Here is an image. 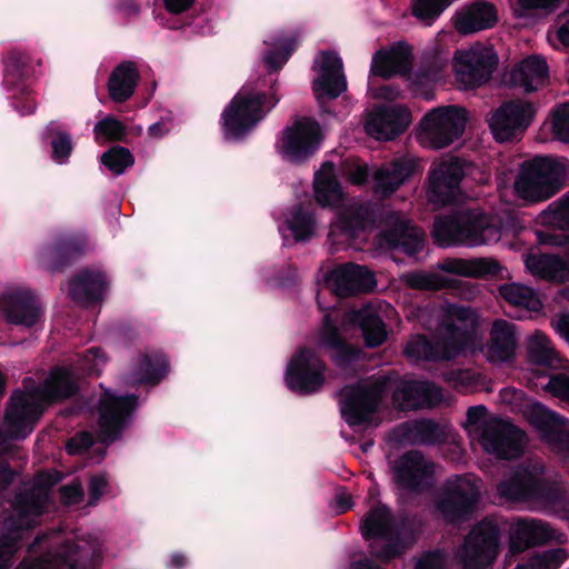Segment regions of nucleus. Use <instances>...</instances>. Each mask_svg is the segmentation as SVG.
Returning a JSON list of instances; mask_svg holds the SVG:
<instances>
[{
  "label": "nucleus",
  "mask_w": 569,
  "mask_h": 569,
  "mask_svg": "<svg viewBox=\"0 0 569 569\" xmlns=\"http://www.w3.org/2000/svg\"><path fill=\"white\" fill-rule=\"evenodd\" d=\"M137 406L138 396L134 393L116 396L110 391L103 392L98 405L99 440L104 445L117 441Z\"/></svg>",
  "instance_id": "nucleus-17"
},
{
  "label": "nucleus",
  "mask_w": 569,
  "mask_h": 569,
  "mask_svg": "<svg viewBox=\"0 0 569 569\" xmlns=\"http://www.w3.org/2000/svg\"><path fill=\"white\" fill-rule=\"evenodd\" d=\"M447 333L438 339L441 356L443 360H452L458 357L471 340V333L468 328L450 322L446 327Z\"/></svg>",
  "instance_id": "nucleus-47"
},
{
  "label": "nucleus",
  "mask_w": 569,
  "mask_h": 569,
  "mask_svg": "<svg viewBox=\"0 0 569 569\" xmlns=\"http://www.w3.org/2000/svg\"><path fill=\"white\" fill-rule=\"evenodd\" d=\"M526 433L509 421L486 425L481 431L483 449L502 460L519 458L523 452Z\"/></svg>",
  "instance_id": "nucleus-22"
},
{
  "label": "nucleus",
  "mask_w": 569,
  "mask_h": 569,
  "mask_svg": "<svg viewBox=\"0 0 569 569\" xmlns=\"http://www.w3.org/2000/svg\"><path fill=\"white\" fill-rule=\"evenodd\" d=\"M440 269L445 272L457 276L485 278L488 276H499L501 273L502 267L497 260L490 258H448L442 261Z\"/></svg>",
  "instance_id": "nucleus-43"
},
{
  "label": "nucleus",
  "mask_w": 569,
  "mask_h": 569,
  "mask_svg": "<svg viewBox=\"0 0 569 569\" xmlns=\"http://www.w3.org/2000/svg\"><path fill=\"white\" fill-rule=\"evenodd\" d=\"M100 161L113 174L120 176L134 164V157L128 148L113 146L101 154Z\"/></svg>",
  "instance_id": "nucleus-55"
},
{
  "label": "nucleus",
  "mask_w": 569,
  "mask_h": 569,
  "mask_svg": "<svg viewBox=\"0 0 569 569\" xmlns=\"http://www.w3.org/2000/svg\"><path fill=\"white\" fill-rule=\"evenodd\" d=\"M94 133L109 141H124L128 134L127 127L113 116H107L94 124Z\"/></svg>",
  "instance_id": "nucleus-57"
},
{
  "label": "nucleus",
  "mask_w": 569,
  "mask_h": 569,
  "mask_svg": "<svg viewBox=\"0 0 569 569\" xmlns=\"http://www.w3.org/2000/svg\"><path fill=\"white\" fill-rule=\"evenodd\" d=\"M553 137L569 143V102H565L552 110Z\"/></svg>",
  "instance_id": "nucleus-60"
},
{
  "label": "nucleus",
  "mask_w": 569,
  "mask_h": 569,
  "mask_svg": "<svg viewBox=\"0 0 569 569\" xmlns=\"http://www.w3.org/2000/svg\"><path fill=\"white\" fill-rule=\"evenodd\" d=\"M103 361V353L99 348L87 349L79 357L77 368L53 367L42 388L34 393L27 395L34 397L42 408V402L51 405L69 399L79 392L76 370L79 369L81 376H92L98 371L99 363Z\"/></svg>",
  "instance_id": "nucleus-7"
},
{
  "label": "nucleus",
  "mask_w": 569,
  "mask_h": 569,
  "mask_svg": "<svg viewBox=\"0 0 569 569\" xmlns=\"http://www.w3.org/2000/svg\"><path fill=\"white\" fill-rule=\"evenodd\" d=\"M415 164L405 159H397L378 168L373 173V189L382 197H390L412 176Z\"/></svg>",
  "instance_id": "nucleus-40"
},
{
  "label": "nucleus",
  "mask_w": 569,
  "mask_h": 569,
  "mask_svg": "<svg viewBox=\"0 0 569 569\" xmlns=\"http://www.w3.org/2000/svg\"><path fill=\"white\" fill-rule=\"evenodd\" d=\"M515 329L516 326L507 320L493 321L487 345L488 359L491 362H505L515 356L517 348Z\"/></svg>",
  "instance_id": "nucleus-41"
},
{
  "label": "nucleus",
  "mask_w": 569,
  "mask_h": 569,
  "mask_svg": "<svg viewBox=\"0 0 569 569\" xmlns=\"http://www.w3.org/2000/svg\"><path fill=\"white\" fill-rule=\"evenodd\" d=\"M549 77V68L545 58L530 56L520 61L510 72V82L520 87L525 92L536 91L543 86Z\"/></svg>",
  "instance_id": "nucleus-38"
},
{
  "label": "nucleus",
  "mask_w": 569,
  "mask_h": 569,
  "mask_svg": "<svg viewBox=\"0 0 569 569\" xmlns=\"http://www.w3.org/2000/svg\"><path fill=\"white\" fill-rule=\"evenodd\" d=\"M405 353L415 360H443L438 339L432 340L425 335L412 336L405 347Z\"/></svg>",
  "instance_id": "nucleus-51"
},
{
  "label": "nucleus",
  "mask_w": 569,
  "mask_h": 569,
  "mask_svg": "<svg viewBox=\"0 0 569 569\" xmlns=\"http://www.w3.org/2000/svg\"><path fill=\"white\" fill-rule=\"evenodd\" d=\"M411 123L410 110L400 104L381 106L368 117L366 132L380 141H390L402 134Z\"/></svg>",
  "instance_id": "nucleus-25"
},
{
  "label": "nucleus",
  "mask_w": 569,
  "mask_h": 569,
  "mask_svg": "<svg viewBox=\"0 0 569 569\" xmlns=\"http://www.w3.org/2000/svg\"><path fill=\"white\" fill-rule=\"evenodd\" d=\"M381 240L391 251L413 257L423 249L425 232L409 220L391 216L381 232Z\"/></svg>",
  "instance_id": "nucleus-29"
},
{
  "label": "nucleus",
  "mask_w": 569,
  "mask_h": 569,
  "mask_svg": "<svg viewBox=\"0 0 569 569\" xmlns=\"http://www.w3.org/2000/svg\"><path fill=\"white\" fill-rule=\"evenodd\" d=\"M326 362L310 348L298 349L288 362L284 380L287 387L300 396L319 392L326 383Z\"/></svg>",
  "instance_id": "nucleus-11"
},
{
  "label": "nucleus",
  "mask_w": 569,
  "mask_h": 569,
  "mask_svg": "<svg viewBox=\"0 0 569 569\" xmlns=\"http://www.w3.org/2000/svg\"><path fill=\"white\" fill-rule=\"evenodd\" d=\"M320 141L319 123L311 118H298L281 131L280 153L290 162L302 163L318 151Z\"/></svg>",
  "instance_id": "nucleus-16"
},
{
  "label": "nucleus",
  "mask_w": 569,
  "mask_h": 569,
  "mask_svg": "<svg viewBox=\"0 0 569 569\" xmlns=\"http://www.w3.org/2000/svg\"><path fill=\"white\" fill-rule=\"evenodd\" d=\"M288 228L298 242L308 241L316 230V217L313 212L302 203L297 204L288 220Z\"/></svg>",
  "instance_id": "nucleus-50"
},
{
  "label": "nucleus",
  "mask_w": 569,
  "mask_h": 569,
  "mask_svg": "<svg viewBox=\"0 0 569 569\" xmlns=\"http://www.w3.org/2000/svg\"><path fill=\"white\" fill-rule=\"evenodd\" d=\"M12 94V107L21 116L33 114L37 110V100L29 86L16 88Z\"/></svg>",
  "instance_id": "nucleus-59"
},
{
  "label": "nucleus",
  "mask_w": 569,
  "mask_h": 569,
  "mask_svg": "<svg viewBox=\"0 0 569 569\" xmlns=\"http://www.w3.org/2000/svg\"><path fill=\"white\" fill-rule=\"evenodd\" d=\"M94 445V438L89 431L77 432L66 443V451L70 456L81 455Z\"/></svg>",
  "instance_id": "nucleus-63"
},
{
  "label": "nucleus",
  "mask_w": 569,
  "mask_h": 569,
  "mask_svg": "<svg viewBox=\"0 0 569 569\" xmlns=\"http://www.w3.org/2000/svg\"><path fill=\"white\" fill-rule=\"evenodd\" d=\"M500 538L501 530L495 521L485 518L475 525L461 549L462 569H490L499 555Z\"/></svg>",
  "instance_id": "nucleus-9"
},
{
  "label": "nucleus",
  "mask_w": 569,
  "mask_h": 569,
  "mask_svg": "<svg viewBox=\"0 0 569 569\" xmlns=\"http://www.w3.org/2000/svg\"><path fill=\"white\" fill-rule=\"evenodd\" d=\"M46 493L40 488L31 487L14 495L13 512L0 523V569H8L17 551L18 541L24 532L32 530L42 515Z\"/></svg>",
  "instance_id": "nucleus-3"
},
{
  "label": "nucleus",
  "mask_w": 569,
  "mask_h": 569,
  "mask_svg": "<svg viewBox=\"0 0 569 569\" xmlns=\"http://www.w3.org/2000/svg\"><path fill=\"white\" fill-rule=\"evenodd\" d=\"M315 199L322 208H337L345 200L340 181L335 174V164L326 161L321 169L315 173Z\"/></svg>",
  "instance_id": "nucleus-42"
},
{
  "label": "nucleus",
  "mask_w": 569,
  "mask_h": 569,
  "mask_svg": "<svg viewBox=\"0 0 569 569\" xmlns=\"http://www.w3.org/2000/svg\"><path fill=\"white\" fill-rule=\"evenodd\" d=\"M42 416L40 402L27 392L14 390L7 403L3 416L4 430L0 429V446L8 440L27 438Z\"/></svg>",
  "instance_id": "nucleus-14"
},
{
  "label": "nucleus",
  "mask_w": 569,
  "mask_h": 569,
  "mask_svg": "<svg viewBox=\"0 0 569 569\" xmlns=\"http://www.w3.org/2000/svg\"><path fill=\"white\" fill-rule=\"evenodd\" d=\"M499 293L508 303L536 310L539 300L535 291L519 283H505L499 287Z\"/></svg>",
  "instance_id": "nucleus-53"
},
{
  "label": "nucleus",
  "mask_w": 569,
  "mask_h": 569,
  "mask_svg": "<svg viewBox=\"0 0 569 569\" xmlns=\"http://www.w3.org/2000/svg\"><path fill=\"white\" fill-rule=\"evenodd\" d=\"M442 391L433 382L420 380L402 381L395 390L392 399L403 410L433 408L442 401Z\"/></svg>",
  "instance_id": "nucleus-32"
},
{
  "label": "nucleus",
  "mask_w": 569,
  "mask_h": 569,
  "mask_svg": "<svg viewBox=\"0 0 569 569\" xmlns=\"http://www.w3.org/2000/svg\"><path fill=\"white\" fill-rule=\"evenodd\" d=\"M563 548H553L533 552L526 562L518 563L516 569H558L567 560Z\"/></svg>",
  "instance_id": "nucleus-52"
},
{
  "label": "nucleus",
  "mask_w": 569,
  "mask_h": 569,
  "mask_svg": "<svg viewBox=\"0 0 569 569\" xmlns=\"http://www.w3.org/2000/svg\"><path fill=\"white\" fill-rule=\"evenodd\" d=\"M453 59L457 80L470 88L489 81L498 64V57L491 51L458 50Z\"/></svg>",
  "instance_id": "nucleus-26"
},
{
  "label": "nucleus",
  "mask_w": 569,
  "mask_h": 569,
  "mask_svg": "<svg viewBox=\"0 0 569 569\" xmlns=\"http://www.w3.org/2000/svg\"><path fill=\"white\" fill-rule=\"evenodd\" d=\"M411 47L406 42L395 43L390 50L380 49L375 52L370 72L383 79H390L396 74H407L411 69Z\"/></svg>",
  "instance_id": "nucleus-34"
},
{
  "label": "nucleus",
  "mask_w": 569,
  "mask_h": 569,
  "mask_svg": "<svg viewBox=\"0 0 569 569\" xmlns=\"http://www.w3.org/2000/svg\"><path fill=\"white\" fill-rule=\"evenodd\" d=\"M423 525L419 513L401 508L392 516L390 541L380 547L371 543L370 555L382 562L400 558L417 541Z\"/></svg>",
  "instance_id": "nucleus-15"
},
{
  "label": "nucleus",
  "mask_w": 569,
  "mask_h": 569,
  "mask_svg": "<svg viewBox=\"0 0 569 569\" xmlns=\"http://www.w3.org/2000/svg\"><path fill=\"white\" fill-rule=\"evenodd\" d=\"M0 311L7 323L34 328L42 322L43 309L37 296L29 289L14 288L0 295Z\"/></svg>",
  "instance_id": "nucleus-21"
},
{
  "label": "nucleus",
  "mask_w": 569,
  "mask_h": 569,
  "mask_svg": "<svg viewBox=\"0 0 569 569\" xmlns=\"http://www.w3.org/2000/svg\"><path fill=\"white\" fill-rule=\"evenodd\" d=\"M551 541L563 543L567 536L555 530L548 522L540 519H519L510 530L509 553L518 556L529 548L543 546Z\"/></svg>",
  "instance_id": "nucleus-23"
},
{
  "label": "nucleus",
  "mask_w": 569,
  "mask_h": 569,
  "mask_svg": "<svg viewBox=\"0 0 569 569\" xmlns=\"http://www.w3.org/2000/svg\"><path fill=\"white\" fill-rule=\"evenodd\" d=\"M170 371L168 356L157 349L140 351L131 359L129 365L128 381L132 386H158Z\"/></svg>",
  "instance_id": "nucleus-27"
},
{
  "label": "nucleus",
  "mask_w": 569,
  "mask_h": 569,
  "mask_svg": "<svg viewBox=\"0 0 569 569\" xmlns=\"http://www.w3.org/2000/svg\"><path fill=\"white\" fill-rule=\"evenodd\" d=\"M376 221L377 212L370 202L351 203L338 212L328 237L333 243L351 246L361 234L372 229Z\"/></svg>",
  "instance_id": "nucleus-19"
},
{
  "label": "nucleus",
  "mask_w": 569,
  "mask_h": 569,
  "mask_svg": "<svg viewBox=\"0 0 569 569\" xmlns=\"http://www.w3.org/2000/svg\"><path fill=\"white\" fill-rule=\"evenodd\" d=\"M451 2L452 0H412V14L426 26H431Z\"/></svg>",
  "instance_id": "nucleus-56"
},
{
  "label": "nucleus",
  "mask_w": 569,
  "mask_h": 569,
  "mask_svg": "<svg viewBox=\"0 0 569 569\" xmlns=\"http://www.w3.org/2000/svg\"><path fill=\"white\" fill-rule=\"evenodd\" d=\"M3 86L7 90H14L21 86L32 73L31 58L21 50H10L3 61Z\"/></svg>",
  "instance_id": "nucleus-46"
},
{
  "label": "nucleus",
  "mask_w": 569,
  "mask_h": 569,
  "mask_svg": "<svg viewBox=\"0 0 569 569\" xmlns=\"http://www.w3.org/2000/svg\"><path fill=\"white\" fill-rule=\"evenodd\" d=\"M93 556L94 550H81L78 543L67 541L52 562L36 559L27 565L22 561L19 569H91Z\"/></svg>",
  "instance_id": "nucleus-36"
},
{
  "label": "nucleus",
  "mask_w": 569,
  "mask_h": 569,
  "mask_svg": "<svg viewBox=\"0 0 569 569\" xmlns=\"http://www.w3.org/2000/svg\"><path fill=\"white\" fill-rule=\"evenodd\" d=\"M407 287L419 291H438L449 287V280L438 273L411 271L403 276Z\"/></svg>",
  "instance_id": "nucleus-54"
},
{
  "label": "nucleus",
  "mask_w": 569,
  "mask_h": 569,
  "mask_svg": "<svg viewBox=\"0 0 569 569\" xmlns=\"http://www.w3.org/2000/svg\"><path fill=\"white\" fill-rule=\"evenodd\" d=\"M140 72L133 61H122L109 74L107 88L109 98L117 103L128 101L134 93Z\"/></svg>",
  "instance_id": "nucleus-39"
},
{
  "label": "nucleus",
  "mask_w": 569,
  "mask_h": 569,
  "mask_svg": "<svg viewBox=\"0 0 569 569\" xmlns=\"http://www.w3.org/2000/svg\"><path fill=\"white\" fill-rule=\"evenodd\" d=\"M476 170L477 166L465 158L450 157L442 160L429 171L428 200L439 206L455 202L461 181Z\"/></svg>",
  "instance_id": "nucleus-10"
},
{
  "label": "nucleus",
  "mask_w": 569,
  "mask_h": 569,
  "mask_svg": "<svg viewBox=\"0 0 569 569\" xmlns=\"http://www.w3.org/2000/svg\"><path fill=\"white\" fill-rule=\"evenodd\" d=\"M400 428L402 430V438L411 443H445L448 438L445 429L432 419H420L412 423L405 422Z\"/></svg>",
  "instance_id": "nucleus-44"
},
{
  "label": "nucleus",
  "mask_w": 569,
  "mask_h": 569,
  "mask_svg": "<svg viewBox=\"0 0 569 569\" xmlns=\"http://www.w3.org/2000/svg\"><path fill=\"white\" fill-rule=\"evenodd\" d=\"M341 417L349 427H359L370 422L378 410L380 390L362 383L347 385L338 391Z\"/></svg>",
  "instance_id": "nucleus-20"
},
{
  "label": "nucleus",
  "mask_w": 569,
  "mask_h": 569,
  "mask_svg": "<svg viewBox=\"0 0 569 569\" xmlns=\"http://www.w3.org/2000/svg\"><path fill=\"white\" fill-rule=\"evenodd\" d=\"M452 21L460 34H471L493 28L498 21V10L487 0H477L456 11Z\"/></svg>",
  "instance_id": "nucleus-33"
},
{
  "label": "nucleus",
  "mask_w": 569,
  "mask_h": 569,
  "mask_svg": "<svg viewBox=\"0 0 569 569\" xmlns=\"http://www.w3.org/2000/svg\"><path fill=\"white\" fill-rule=\"evenodd\" d=\"M499 493L510 501H533L557 515L568 502L569 492L557 482L537 477L529 467L520 466L509 479L498 485Z\"/></svg>",
  "instance_id": "nucleus-5"
},
{
  "label": "nucleus",
  "mask_w": 569,
  "mask_h": 569,
  "mask_svg": "<svg viewBox=\"0 0 569 569\" xmlns=\"http://www.w3.org/2000/svg\"><path fill=\"white\" fill-rule=\"evenodd\" d=\"M51 157L57 163H66L73 150V141L70 133L66 131H56L51 139Z\"/></svg>",
  "instance_id": "nucleus-58"
},
{
  "label": "nucleus",
  "mask_w": 569,
  "mask_h": 569,
  "mask_svg": "<svg viewBox=\"0 0 569 569\" xmlns=\"http://www.w3.org/2000/svg\"><path fill=\"white\" fill-rule=\"evenodd\" d=\"M279 101L278 78L272 71L253 81H247L222 112L226 137L234 140L243 138Z\"/></svg>",
  "instance_id": "nucleus-1"
},
{
  "label": "nucleus",
  "mask_w": 569,
  "mask_h": 569,
  "mask_svg": "<svg viewBox=\"0 0 569 569\" xmlns=\"http://www.w3.org/2000/svg\"><path fill=\"white\" fill-rule=\"evenodd\" d=\"M327 281L335 295L340 298L370 292L377 284L373 273L367 267L352 262L332 270Z\"/></svg>",
  "instance_id": "nucleus-28"
},
{
  "label": "nucleus",
  "mask_w": 569,
  "mask_h": 569,
  "mask_svg": "<svg viewBox=\"0 0 569 569\" xmlns=\"http://www.w3.org/2000/svg\"><path fill=\"white\" fill-rule=\"evenodd\" d=\"M528 358L530 362L553 368L559 361L558 353L553 350L549 338L541 331H536L528 345Z\"/></svg>",
  "instance_id": "nucleus-49"
},
{
  "label": "nucleus",
  "mask_w": 569,
  "mask_h": 569,
  "mask_svg": "<svg viewBox=\"0 0 569 569\" xmlns=\"http://www.w3.org/2000/svg\"><path fill=\"white\" fill-rule=\"evenodd\" d=\"M560 0H517L516 17H528L535 11L551 13L559 7Z\"/></svg>",
  "instance_id": "nucleus-61"
},
{
  "label": "nucleus",
  "mask_w": 569,
  "mask_h": 569,
  "mask_svg": "<svg viewBox=\"0 0 569 569\" xmlns=\"http://www.w3.org/2000/svg\"><path fill=\"white\" fill-rule=\"evenodd\" d=\"M565 177L561 162L550 156H537L520 166L515 189L525 200L545 201L561 190Z\"/></svg>",
  "instance_id": "nucleus-6"
},
{
  "label": "nucleus",
  "mask_w": 569,
  "mask_h": 569,
  "mask_svg": "<svg viewBox=\"0 0 569 569\" xmlns=\"http://www.w3.org/2000/svg\"><path fill=\"white\" fill-rule=\"evenodd\" d=\"M348 323L361 331L365 345L368 348L381 346L388 337L387 327L372 305H365L347 313Z\"/></svg>",
  "instance_id": "nucleus-35"
},
{
  "label": "nucleus",
  "mask_w": 569,
  "mask_h": 569,
  "mask_svg": "<svg viewBox=\"0 0 569 569\" xmlns=\"http://www.w3.org/2000/svg\"><path fill=\"white\" fill-rule=\"evenodd\" d=\"M436 466L420 450L410 449L389 460L397 502L406 507L428 492L435 483Z\"/></svg>",
  "instance_id": "nucleus-4"
},
{
  "label": "nucleus",
  "mask_w": 569,
  "mask_h": 569,
  "mask_svg": "<svg viewBox=\"0 0 569 569\" xmlns=\"http://www.w3.org/2000/svg\"><path fill=\"white\" fill-rule=\"evenodd\" d=\"M108 283L101 271L83 269L69 281V297L72 301L86 306L94 305L103 299Z\"/></svg>",
  "instance_id": "nucleus-37"
},
{
  "label": "nucleus",
  "mask_w": 569,
  "mask_h": 569,
  "mask_svg": "<svg viewBox=\"0 0 569 569\" xmlns=\"http://www.w3.org/2000/svg\"><path fill=\"white\" fill-rule=\"evenodd\" d=\"M392 516L391 509L383 503H378L371 508L361 521L363 539H383L389 542Z\"/></svg>",
  "instance_id": "nucleus-45"
},
{
  "label": "nucleus",
  "mask_w": 569,
  "mask_h": 569,
  "mask_svg": "<svg viewBox=\"0 0 569 569\" xmlns=\"http://www.w3.org/2000/svg\"><path fill=\"white\" fill-rule=\"evenodd\" d=\"M546 389L556 397L569 400V376L565 373L551 376Z\"/></svg>",
  "instance_id": "nucleus-64"
},
{
  "label": "nucleus",
  "mask_w": 569,
  "mask_h": 569,
  "mask_svg": "<svg viewBox=\"0 0 569 569\" xmlns=\"http://www.w3.org/2000/svg\"><path fill=\"white\" fill-rule=\"evenodd\" d=\"M87 238L82 234L61 237L40 252V261L50 272L61 271L86 254Z\"/></svg>",
  "instance_id": "nucleus-31"
},
{
  "label": "nucleus",
  "mask_w": 569,
  "mask_h": 569,
  "mask_svg": "<svg viewBox=\"0 0 569 569\" xmlns=\"http://www.w3.org/2000/svg\"><path fill=\"white\" fill-rule=\"evenodd\" d=\"M529 423L551 445L569 451V421L540 402L528 411Z\"/></svg>",
  "instance_id": "nucleus-30"
},
{
  "label": "nucleus",
  "mask_w": 569,
  "mask_h": 569,
  "mask_svg": "<svg viewBox=\"0 0 569 569\" xmlns=\"http://www.w3.org/2000/svg\"><path fill=\"white\" fill-rule=\"evenodd\" d=\"M347 90L342 59L336 51L320 52L318 76L312 82L313 94L320 106L335 100Z\"/></svg>",
  "instance_id": "nucleus-24"
},
{
  "label": "nucleus",
  "mask_w": 569,
  "mask_h": 569,
  "mask_svg": "<svg viewBox=\"0 0 569 569\" xmlns=\"http://www.w3.org/2000/svg\"><path fill=\"white\" fill-rule=\"evenodd\" d=\"M539 243L566 247L567 259L551 253H529L525 264L529 272L540 279L563 283L569 280V234L537 232Z\"/></svg>",
  "instance_id": "nucleus-18"
},
{
  "label": "nucleus",
  "mask_w": 569,
  "mask_h": 569,
  "mask_svg": "<svg viewBox=\"0 0 569 569\" xmlns=\"http://www.w3.org/2000/svg\"><path fill=\"white\" fill-rule=\"evenodd\" d=\"M431 234L433 242L441 248L481 246L500 238V231L490 218L476 209H456L437 216Z\"/></svg>",
  "instance_id": "nucleus-2"
},
{
  "label": "nucleus",
  "mask_w": 569,
  "mask_h": 569,
  "mask_svg": "<svg viewBox=\"0 0 569 569\" xmlns=\"http://www.w3.org/2000/svg\"><path fill=\"white\" fill-rule=\"evenodd\" d=\"M467 120L465 108L450 104L427 112L419 126L430 144L436 149H441L461 138Z\"/></svg>",
  "instance_id": "nucleus-13"
},
{
  "label": "nucleus",
  "mask_w": 569,
  "mask_h": 569,
  "mask_svg": "<svg viewBox=\"0 0 569 569\" xmlns=\"http://www.w3.org/2000/svg\"><path fill=\"white\" fill-rule=\"evenodd\" d=\"M532 102L515 99L503 101L487 119L492 137L497 142L520 140L536 116Z\"/></svg>",
  "instance_id": "nucleus-12"
},
{
  "label": "nucleus",
  "mask_w": 569,
  "mask_h": 569,
  "mask_svg": "<svg viewBox=\"0 0 569 569\" xmlns=\"http://www.w3.org/2000/svg\"><path fill=\"white\" fill-rule=\"evenodd\" d=\"M542 224L552 228L551 232L569 234V191L553 201L539 214Z\"/></svg>",
  "instance_id": "nucleus-48"
},
{
  "label": "nucleus",
  "mask_w": 569,
  "mask_h": 569,
  "mask_svg": "<svg viewBox=\"0 0 569 569\" xmlns=\"http://www.w3.org/2000/svg\"><path fill=\"white\" fill-rule=\"evenodd\" d=\"M296 41L290 38L284 41L280 49L270 50L266 54V63L269 66L272 71L277 72L282 66L287 62L289 57L295 51Z\"/></svg>",
  "instance_id": "nucleus-62"
},
{
  "label": "nucleus",
  "mask_w": 569,
  "mask_h": 569,
  "mask_svg": "<svg viewBox=\"0 0 569 569\" xmlns=\"http://www.w3.org/2000/svg\"><path fill=\"white\" fill-rule=\"evenodd\" d=\"M479 500L476 481L469 475H459L445 481L436 509L447 522H462L471 518Z\"/></svg>",
  "instance_id": "nucleus-8"
}]
</instances>
